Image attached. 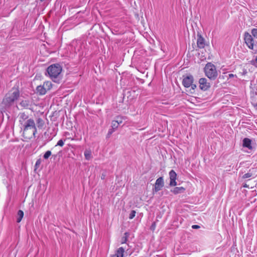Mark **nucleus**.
Segmentation results:
<instances>
[{
    "label": "nucleus",
    "mask_w": 257,
    "mask_h": 257,
    "mask_svg": "<svg viewBox=\"0 0 257 257\" xmlns=\"http://www.w3.org/2000/svg\"><path fill=\"white\" fill-rule=\"evenodd\" d=\"M256 61L257 62V56H256Z\"/></svg>",
    "instance_id": "obj_35"
},
{
    "label": "nucleus",
    "mask_w": 257,
    "mask_h": 257,
    "mask_svg": "<svg viewBox=\"0 0 257 257\" xmlns=\"http://www.w3.org/2000/svg\"><path fill=\"white\" fill-rule=\"evenodd\" d=\"M199 87L203 91H206L210 87V83L205 78H201L199 80Z\"/></svg>",
    "instance_id": "obj_7"
},
{
    "label": "nucleus",
    "mask_w": 257,
    "mask_h": 257,
    "mask_svg": "<svg viewBox=\"0 0 257 257\" xmlns=\"http://www.w3.org/2000/svg\"><path fill=\"white\" fill-rule=\"evenodd\" d=\"M244 39L247 47L253 50H256V46L254 45V40L252 36L248 32L244 34Z\"/></svg>",
    "instance_id": "obj_5"
},
{
    "label": "nucleus",
    "mask_w": 257,
    "mask_h": 257,
    "mask_svg": "<svg viewBox=\"0 0 257 257\" xmlns=\"http://www.w3.org/2000/svg\"><path fill=\"white\" fill-rule=\"evenodd\" d=\"M252 176V173L251 172V170H249V172L243 175L242 178L246 179L251 177Z\"/></svg>",
    "instance_id": "obj_24"
},
{
    "label": "nucleus",
    "mask_w": 257,
    "mask_h": 257,
    "mask_svg": "<svg viewBox=\"0 0 257 257\" xmlns=\"http://www.w3.org/2000/svg\"><path fill=\"white\" fill-rule=\"evenodd\" d=\"M169 177H170V184H169L170 186H175L177 185V182L176 181V178H177V174L174 170H172L169 172Z\"/></svg>",
    "instance_id": "obj_10"
},
{
    "label": "nucleus",
    "mask_w": 257,
    "mask_h": 257,
    "mask_svg": "<svg viewBox=\"0 0 257 257\" xmlns=\"http://www.w3.org/2000/svg\"><path fill=\"white\" fill-rule=\"evenodd\" d=\"M185 189L183 187H176L171 190V192L175 194L182 193L184 192Z\"/></svg>",
    "instance_id": "obj_15"
},
{
    "label": "nucleus",
    "mask_w": 257,
    "mask_h": 257,
    "mask_svg": "<svg viewBox=\"0 0 257 257\" xmlns=\"http://www.w3.org/2000/svg\"><path fill=\"white\" fill-rule=\"evenodd\" d=\"M36 91L37 93L41 95L45 94L47 92L43 87V85L38 86L36 88Z\"/></svg>",
    "instance_id": "obj_16"
},
{
    "label": "nucleus",
    "mask_w": 257,
    "mask_h": 257,
    "mask_svg": "<svg viewBox=\"0 0 257 257\" xmlns=\"http://www.w3.org/2000/svg\"><path fill=\"white\" fill-rule=\"evenodd\" d=\"M71 139V143L69 144V146L72 148L76 149L77 147L80 146V139L78 138L76 136L73 138H69Z\"/></svg>",
    "instance_id": "obj_9"
},
{
    "label": "nucleus",
    "mask_w": 257,
    "mask_h": 257,
    "mask_svg": "<svg viewBox=\"0 0 257 257\" xmlns=\"http://www.w3.org/2000/svg\"><path fill=\"white\" fill-rule=\"evenodd\" d=\"M21 129L23 131L24 137L27 139H31L35 137L37 133V128L33 119L29 118L20 125Z\"/></svg>",
    "instance_id": "obj_1"
},
{
    "label": "nucleus",
    "mask_w": 257,
    "mask_h": 257,
    "mask_svg": "<svg viewBox=\"0 0 257 257\" xmlns=\"http://www.w3.org/2000/svg\"><path fill=\"white\" fill-rule=\"evenodd\" d=\"M20 105L23 108L25 109H32V103L29 100H23L20 103Z\"/></svg>",
    "instance_id": "obj_11"
},
{
    "label": "nucleus",
    "mask_w": 257,
    "mask_h": 257,
    "mask_svg": "<svg viewBox=\"0 0 257 257\" xmlns=\"http://www.w3.org/2000/svg\"><path fill=\"white\" fill-rule=\"evenodd\" d=\"M193 76L190 75L184 77L182 84L185 87H191L192 89H194L196 87V85L193 83Z\"/></svg>",
    "instance_id": "obj_6"
},
{
    "label": "nucleus",
    "mask_w": 257,
    "mask_h": 257,
    "mask_svg": "<svg viewBox=\"0 0 257 257\" xmlns=\"http://www.w3.org/2000/svg\"><path fill=\"white\" fill-rule=\"evenodd\" d=\"M205 75L211 80H215L218 75L216 67L211 63H208L204 67Z\"/></svg>",
    "instance_id": "obj_3"
},
{
    "label": "nucleus",
    "mask_w": 257,
    "mask_h": 257,
    "mask_svg": "<svg viewBox=\"0 0 257 257\" xmlns=\"http://www.w3.org/2000/svg\"><path fill=\"white\" fill-rule=\"evenodd\" d=\"M51 154H52V153L50 151H47L44 154L43 158L45 159H47L50 157V156L51 155Z\"/></svg>",
    "instance_id": "obj_25"
},
{
    "label": "nucleus",
    "mask_w": 257,
    "mask_h": 257,
    "mask_svg": "<svg viewBox=\"0 0 257 257\" xmlns=\"http://www.w3.org/2000/svg\"><path fill=\"white\" fill-rule=\"evenodd\" d=\"M251 141L248 138H244L243 140V147L247 148L249 150H251L252 147L251 145Z\"/></svg>",
    "instance_id": "obj_14"
},
{
    "label": "nucleus",
    "mask_w": 257,
    "mask_h": 257,
    "mask_svg": "<svg viewBox=\"0 0 257 257\" xmlns=\"http://www.w3.org/2000/svg\"><path fill=\"white\" fill-rule=\"evenodd\" d=\"M124 235H125V236L123 237L122 238V241H121V243H124L126 242V240H127V237L128 236V233L127 232H125L124 233Z\"/></svg>",
    "instance_id": "obj_29"
},
{
    "label": "nucleus",
    "mask_w": 257,
    "mask_h": 257,
    "mask_svg": "<svg viewBox=\"0 0 257 257\" xmlns=\"http://www.w3.org/2000/svg\"><path fill=\"white\" fill-rule=\"evenodd\" d=\"M84 155L85 159L87 160H89L92 158L91 151L89 150H86L84 153Z\"/></svg>",
    "instance_id": "obj_17"
},
{
    "label": "nucleus",
    "mask_w": 257,
    "mask_h": 257,
    "mask_svg": "<svg viewBox=\"0 0 257 257\" xmlns=\"http://www.w3.org/2000/svg\"><path fill=\"white\" fill-rule=\"evenodd\" d=\"M62 68L59 64H54L49 66L47 69V73L49 77L54 82L60 76Z\"/></svg>",
    "instance_id": "obj_2"
},
{
    "label": "nucleus",
    "mask_w": 257,
    "mask_h": 257,
    "mask_svg": "<svg viewBox=\"0 0 257 257\" xmlns=\"http://www.w3.org/2000/svg\"><path fill=\"white\" fill-rule=\"evenodd\" d=\"M251 34L255 38L257 39V29H253L251 30Z\"/></svg>",
    "instance_id": "obj_27"
},
{
    "label": "nucleus",
    "mask_w": 257,
    "mask_h": 257,
    "mask_svg": "<svg viewBox=\"0 0 257 257\" xmlns=\"http://www.w3.org/2000/svg\"><path fill=\"white\" fill-rule=\"evenodd\" d=\"M255 107H256V108H257V102H256V104Z\"/></svg>",
    "instance_id": "obj_34"
},
{
    "label": "nucleus",
    "mask_w": 257,
    "mask_h": 257,
    "mask_svg": "<svg viewBox=\"0 0 257 257\" xmlns=\"http://www.w3.org/2000/svg\"><path fill=\"white\" fill-rule=\"evenodd\" d=\"M192 228L193 229H198L200 227V226L198 225H192Z\"/></svg>",
    "instance_id": "obj_32"
},
{
    "label": "nucleus",
    "mask_w": 257,
    "mask_h": 257,
    "mask_svg": "<svg viewBox=\"0 0 257 257\" xmlns=\"http://www.w3.org/2000/svg\"><path fill=\"white\" fill-rule=\"evenodd\" d=\"M164 183L163 177H159L158 179H157L156 181L154 191L156 192H157L161 190V189L164 186Z\"/></svg>",
    "instance_id": "obj_8"
},
{
    "label": "nucleus",
    "mask_w": 257,
    "mask_h": 257,
    "mask_svg": "<svg viewBox=\"0 0 257 257\" xmlns=\"http://www.w3.org/2000/svg\"><path fill=\"white\" fill-rule=\"evenodd\" d=\"M228 76L229 78H232L233 77L234 75L233 74H229Z\"/></svg>",
    "instance_id": "obj_33"
},
{
    "label": "nucleus",
    "mask_w": 257,
    "mask_h": 257,
    "mask_svg": "<svg viewBox=\"0 0 257 257\" xmlns=\"http://www.w3.org/2000/svg\"><path fill=\"white\" fill-rule=\"evenodd\" d=\"M124 251V249L122 247H119L117 250L116 253L117 257H123V253Z\"/></svg>",
    "instance_id": "obj_19"
},
{
    "label": "nucleus",
    "mask_w": 257,
    "mask_h": 257,
    "mask_svg": "<svg viewBox=\"0 0 257 257\" xmlns=\"http://www.w3.org/2000/svg\"><path fill=\"white\" fill-rule=\"evenodd\" d=\"M20 96V92L18 90H15L8 93L3 100L6 105H10L18 99Z\"/></svg>",
    "instance_id": "obj_4"
},
{
    "label": "nucleus",
    "mask_w": 257,
    "mask_h": 257,
    "mask_svg": "<svg viewBox=\"0 0 257 257\" xmlns=\"http://www.w3.org/2000/svg\"><path fill=\"white\" fill-rule=\"evenodd\" d=\"M115 130H113V128H111V129H109L108 132V134H107V136L108 137H109V136H110L112 133Z\"/></svg>",
    "instance_id": "obj_31"
},
{
    "label": "nucleus",
    "mask_w": 257,
    "mask_h": 257,
    "mask_svg": "<svg viewBox=\"0 0 257 257\" xmlns=\"http://www.w3.org/2000/svg\"><path fill=\"white\" fill-rule=\"evenodd\" d=\"M136 213V211L132 210L129 215V218L130 219H132L135 216Z\"/></svg>",
    "instance_id": "obj_28"
},
{
    "label": "nucleus",
    "mask_w": 257,
    "mask_h": 257,
    "mask_svg": "<svg viewBox=\"0 0 257 257\" xmlns=\"http://www.w3.org/2000/svg\"><path fill=\"white\" fill-rule=\"evenodd\" d=\"M41 163V161L40 159L37 160L36 162V163H35V167L36 168L38 167L39 166V165H40Z\"/></svg>",
    "instance_id": "obj_30"
},
{
    "label": "nucleus",
    "mask_w": 257,
    "mask_h": 257,
    "mask_svg": "<svg viewBox=\"0 0 257 257\" xmlns=\"http://www.w3.org/2000/svg\"><path fill=\"white\" fill-rule=\"evenodd\" d=\"M36 122H37L38 127L39 128L43 127V126L44 124V120L41 118H38L36 120Z\"/></svg>",
    "instance_id": "obj_20"
},
{
    "label": "nucleus",
    "mask_w": 257,
    "mask_h": 257,
    "mask_svg": "<svg viewBox=\"0 0 257 257\" xmlns=\"http://www.w3.org/2000/svg\"><path fill=\"white\" fill-rule=\"evenodd\" d=\"M29 116L26 114L25 113H20L19 114V122L20 125L23 123L24 122L26 121V120H28Z\"/></svg>",
    "instance_id": "obj_13"
},
{
    "label": "nucleus",
    "mask_w": 257,
    "mask_h": 257,
    "mask_svg": "<svg viewBox=\"0 0 257 257\" xmlns=\"http://www.w3.org/2000/svg\"><path fill=\"white\" fill-rule=\"evenodd\" d=\"M18 218H17V222H20L24 216V212L22 210H19L18 212Z\"/></svg>",
    "instance_id": "obj_21"
},
{
    "label": "nucleus",
    "mask_w": 257,
    "mask_h": 257,
    "mask_svg": "<svg viewBox=\"0 0 257 257\" xmlns=\"http://www.w3.org/2000/svg\"><path fill=\"white\" fill-rule=\"evenodd\" d=\"M40 1H41V2H43V1H44V0H40Z\"/></svg>",
    "instance_id": "obj_36"
},
{
    "label": "nucleus",
    "mask_w": 257,
    "mask_h": 257,
    "mask_svg": "<svg viewBox=\"0 0 257 257\" xmlns=\"http://www.w3.org/2000/svg\"><path fill=\"white\" fill-rule=\"evenodd\" d=\"M197 45L199 48H203L205 47V40L201 36V35H197Z\"/></svg>",
    "instance_id": "obj_12"
},
{
    "label": "nucleus",
    "mask_w": 257,
    "mask_h": 257,
    "mask_svg": "<svg viewBox=\"0 0 257 257\" xmlns=\"http://www.w3.org/2000/svg\"><path fill=\"white\" fill-rule=\"evenodd\" d=\"M43 86L47 91L51 89L52 87V84L51 82L47 81L44 82Z\"/></svg>",
    "instance_id": "obj_18"
},
{
    "label": "nucleus",
    "mask_w": 257,
    "mask_h": 257,
    "mask_svg": "<svg viewBox=\"0 0 257 257\" xmlns=\"http://www.w3.org/2000/svg\"><path fill=\"white\" fill-rule=\"evenodd\" d=\"M122 117L121 116H117L115 118V120L119 125L122 123Z\"/></svg>",
    "instance_id": "obj_26"
},
{
    "label": "nucleus",
    "mask_w": 257,
    "mask_h": 257,
    "mask_svg": "<svg viewBox=\"0 0 257 257\" xmlns=\"http://www.w3.org/2000/svg\"><path fill=\"white\" fill-rule=\"evenodd\" d=\"M119 124L116 122L115 120L112 121L111 122V127L113 130H115L118 126Z\"/></svg>",
    "instance_id": "obj_23"
},
{
    "label": "nucleus",
    "mask_w": 257,
    "mask_h": 257,
    "mask_svg": "<svg viewBox=\"0 0 257 257\" xmlns=\"http://www.w3.org/2000/svg\"><path fill=\"white\" fill-rule=\"evenodd\" d=\"M69 138H68L65 139L64 141L62 139L59 140L58 142H57L56 146H59L60 147L63 146V145L64 144V141H66L67 140H69Z\"/></svg>",
    "instance_id": "obj_22"
}]
</instances>
